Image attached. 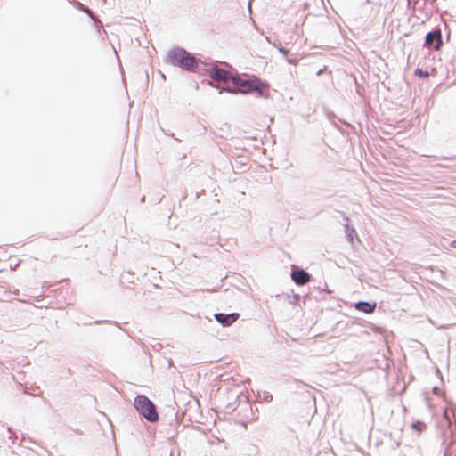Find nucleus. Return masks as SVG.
I'll return each instance as SVG.
<instances>
[{
  "label": "nucleus",
  "instance_id": "obj_1",
  "mask_svg": "<svg viewBox=\"0 0 456 456\" xmlns=\"http://www.w3.org/2000/svg\"><path fill=\"white\" fill-rule=\"evenodd\" d=\"M232 94H250L256 93L259 96L266 97L269 93L268 84L262 82L257 78L242 79L238 77H232V86L223 88Z\"/></svg>",
  "mask_w": 456,
  "mask_h": 456
},
{
  "label": "nucleus",
  "instance_id": "obj_2",
  "mask_svg": "<svg viewBox=\"0 0 456 456\" xmlns=\"http://www.w3.org/2000/svg\"><path fill=\"white\" fill-rule=\"evenodd\" d=\"M168 63L183 69L193 71L198 67L196 58L183 48H175L167 54Z\"/></svg>",
  "mask_w": 456,
  "mask_h": 456
},
{
  "label": "nucleus",
  "instance_id": "obj_3",
  "mask_svg": "<svg viewBox=\"0 0 456 456\" xmlns=\"http://www.w3.org/2000/svg\"><path fill=\"white\" fill-rule=\"evenodd\" d=\"M134 407L149 421L154 422L159 419L155 405L144 395L135 397Z\"/></svg>",
  "mask_w": 456,
  "mask_h": 456
},
{
  "label": "nucleus",
  "instance_id": "obj_4",
  "mask_svg": "<svg viewBox=\"0 0 456 456\" xmlns=\"http://www.w3.org/2000/svg\"><path fill=\"white\" fill-rule=\"evenodd\" d=\"M209 77L216 81H222L226 85V87L231 86L230 84H232V77L227 71L218 69V68H213L209 70Z\"/></svg>",
  "mask_w": 456,
  "mask_h": 456
},
{
  "label": "nucleus",
  "instance_id": "obj_5",
  "mask_svg": "<svg viewBox=\"0 0 456 456\" xmlns=\"http://www.w3.org/2000/svg\"><path fill=\"white\" fill-rule=\"evenodd\" d=\"M433 43H436V45H434V49L436 51H439L443 45L442 33L440 29H436L427 34L425 38V45L428 47H431Z\"/></svg>",
  "mask_w": 456,
  "mask_h": 456
},
{
  "label": "nucleus",
  "instance_id": "obj_6",
  "mask_svg": "<svg viewBox=\"0 0 456 456\" xmlns=\"http://www.w3.org/2000/svg\"><path fill=\"white\" fill-rule=\"evenodd\" d=\"M291 278L299 286H303L310 281V274L302 269L293 270Z\"/></svg>",
  "mask_w": 456,
  "mask_h": 456
},
{
  "label": "nucleus",
  "instance_id": "obj_7",
  "mask_svg": "<svg viewBox=\"0 0 456 456\" xmlns=\"http://www.w3.org/2000/svg\"><path fill=\"white\" fill-rule=\"evenodd\" d=\"M214 316L215 319L223 326H230L238 320L240 315L237 313L229 314L219 313L216 314Z\"/></svg>",
  "mask_w": 456,
  "mask_h": 456
},
{
  "label": "nucleus",
  "instance_id": "obj_8",
  "mask_svg": "<svg viewBox=\"0 0 456 456\" xmlns=\"http://www.w3.org/2000/svg\"><path fill=\"white\" fill-rule=\"evenodd\" d=\"M377 304L375 302H358L355 304V309L365 314H372Z\"/></svg>",
  "mask_w": 456,
  "mask_h": 456
},
{
  "label": "nucleus",
  "instance_id": "obj_9",
  "mask_svg": "<svg viewBox=\"0 0 456 456\" xmlns=\"http://www.w3.org/2000/svg\"><path fill=\"white\" fill-rule=\"evenodd\" d=\"M411 427L418 435L421 434L427 428L426 424L422 421H416L412 423Z\"/></svg>",
  "mask_w": 456,
  "mask_h": 456
},
{
  "label": "nucleus",
  "instance_id": "obj_10",
  "mask_svg": "<svg viewBox=\"0 0 456 456\" xmlns=\"http://www.w3.org/2000/svg\"><path fill=\"white\" fill-rule=\"evenodd\" d=\"M451 413H452V409L446 408L444 410V419L448 428H450L451 425H452V420H451V418H450V414Z\"/></svg>",
  "mask_w": 456,
  "mask_h": 456
},
{
  "label": "nucleus",
  "instance_id": "obj_11",
  "mask_svg": "<svg viewBox=\"0 0 456 456\" xmlns=\"http://www.w3.org/2000/svg\"><path fill=\"white\" fill-rule=\"evenodd\" d=\"M414 74L419 77H428L429 76V73L428 71H424L421 69H415Z\"/></svg>",
  "mask_w": 456,
  "mask_h": 456
},
{
  "label": "nucleus",
  "instance_id": "obj_12",
  "mask_svg": "<svg viewBox=\"0 0 456 456\" xmlns=\"http://www.w3.org/2000/svg\"><path fill=\"white\" fill-rule=\"evenodd\" d=\"M451 247L456 248V240L451 242Z\"/></svg>",
  "mask_w": 456,
  "mask_h": 456
}]
</instances>
